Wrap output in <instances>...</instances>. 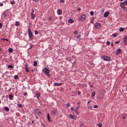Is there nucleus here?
I'll return each mask as SVG.
<instances>
[{
	"instance_id": "obj_1",
	"label": "nucleus",
	"mask_w": 127,
	"mask_h": 127,
	"mask_svg": "<svg viewBox=\"0 0 127 127\" xmlns=\"http://www.w3.org/2000/svg\"><path fill=\"white\" fill-rule=\"evenodd\" d=\"M34 111L35 114L39 116H41L42 115V112L40 111L39 109L38 108H36L34 110Z\"/></svg>"
},
{
	"instance_id": "obj_36",
	"label": "nucleus",
	"mask_w": 127,
	"mask_h": 127,
	"mask_svg": "<svg viewBox=\"0 0 127 127\" xmlns=\"http://www.w3.org/2000/svg\"><path fill=\"white\" fill-rule=\"evenodd\" d=\"M14 78L15 79H17L18 78V77L17 75H15L14 76Z\"/></svg>"
},
{
	"instance_id": "obj_23",
	"label": "nucleus",
	"mask_w": 127,
	"mask_h": 127,
	"mask_svg": "<svg viewBox=\"0 0 127 127\" xmlns=\"http://www.w3.org/2000/svg\"><path fill=\"white\" fill-rule=\"evenodd\" d=\"M5 110L7 111H9V109L7 107H5L4 108Z\"/></svg>"
},
{
	"instance_id": "obj_19",
	"label": "nucleus",
	"mask_w": 127,
	"mask_h": 127,
	"mask_svg": "<svg viewBox=\"0 0 127 127\" xmlns=\"http://www.w3.org/2000/svg\"><path fill=\"white\" fill-rule=\"evenodd\" d=\"M80 126L81 127H84V123L82 122H80Z\"/></svg>"
},
{
	"instance_id": "obj_33",
	"label": "nucleus",
	"mask_w": 127,
	"mask_h": 127,
	"mask_svg": "<svg viewBox=\"0 0 127 127\" xmlns=\"http://www.w3.org/2000/svg\"><path fill=\"white\" fill-rule=\"evenodd\" d=\"M124 4L125 5H127V0H126L124 2H123Z\"/></svg>"
},
{
	"instance_id": "obj_27",
	"label": "nucleus",
	"mask_w": 127,
	"mask_h": 127,
	"mask_svg": "<svg viewBox=\"0 0 127 127\" xmlns=\"http://www.w3.org/2000/svg\"><path fill=\"white\" fill-rule=\"evenodd\" d=\"M95 91H93L92 93V97H94L95 95Z\"/></svg>"
},
{
	"instance_id": "obj_46",
	"label": "nucleus",
	"mask_w": 127,
	"mask_h": 127,
	"mask_svg": "<svg viewBox=\"0 0 127 127\" xmlns=\"http://www.w3.org/2000/svg\"><path fill=\"white\" fill-rule=\"evenodd\" d=\"M120 42V41L119 40L118 41H117L115 42V43L116 44H117L119 43Z\"/></svg>"
},
{
	"instance_id": "obj_64",
	"label": "nucleus",
	"mask_w": 127,
	"mask_h": 127,
	"mask_svg": "<svg viewBox=\"0 0 127 127\" xmlns=\"http://www.w3.org/2000/svg\"><path fill=\"white\" fill-rule=\"evenodd\" d=\"M113 44L112 43H111V46H113Z\"/></svg>"
},
{
	"instance_id": "obj_53",
	"label": "nucleus",
	"mask_w": 127,
	"mask_h": 127,
	"mask_svg": "<svg viewBox=\"0 0 127 127\" xmlns=\"http://www.w3.org/2000/svg\"><path fill=\"white\" fill-rule=\"evenodd\" d=\"M67 107H69L70 106V104L69 103H67Z\"/></svg>"
},
{
	"instance_id": "obj_39",
	"label": "nucleus",
	"mask_w": 127,
	"mask_h": 127,
	"mask_svg": "<svg viewBox=\"0 0 127 127\" xmlns=\"http://www.w3.org/2000/svg\"><path fill=\"white\" fill-rule=\"evenodd\" d=\"M10 3L12 4H13L15 3L14 1H10Z\"/></svg>"
},
{
	"instance_id": "obj_37",
	"label": "nucleus",
	"mask_w": 127,
	"mask_h": 127,
	"mask_svg": "<svg viewBox=\"0 0 127 127\" xmlns=\"http://www.w3.org/2000/svg\"><path fill=\"white\" fill-rule=\"evenodd\" d=\"M75 112L76 113V114L77 115L78 114H79V112L77 110H75Z\"/></svg>"
},
{
	"instance_id": "obj_32",
	"label": "nucleus",
	"mask_w": 127,
	"mask_h": 127,
	"mask_svg": "<svg viewBox=\"0 0 127 127\" xmlns=\"http://www.w3.org/2000/svg\"><path fill=\"white\" fill-rule=\"evenodd\" d=\"M94 12L93 11H91L90 12V14L92 16H93L94 15Z\"/></svg>"
},
{
	"instance_id": "obj_59",
	"label": "nucleus",
	"mask_w": 127,
	"mask_h": 127,
	"mask_svg": "<svg viewBox=\"0 0 127 127\" xmlns=\"http://www.w3.org/2000/svg\"><path fill=\"white\" fill-rule=\"evenodd\" d=\"M81 10V8L80 7H79V8L77 9L78 11H79Z\"/></svg>"
},
{
	"instance_id": "obj_28",
	"label": "nucleus",
	"mask_w": 127,
	"mask_h": 127,
	"mask_svg": "<svg viewBox=\"0 0 127 127\" xmlns=\"http://www.w3.org/2000/svg\"><path fill=\"white\" fill-rule=\"evenodd\" d=\"M19 22L18 21H16V22L15 23V25H16L17 26H18L19 25Z\"/></svg>"
},
{
	"instance_id": "obj_5",
	"label": "nucleus",
	"mask_w": 127,
	"mask_h": 127,
	"mask_svg": "<svg viewBox=\"0 0 127 127\" xmlns=\"http://www.w3.org/2000/svg\"><path fill=\"white\" fill-rule=\"evenodd\" d=\"M94 26L95 28L96 29H97L101 27V24L99 23H96L95 24Z\"/></svg>"
},
{
	"instance_id": "obj_24",
	"label": "nucleus",
	"mask_w": 127,
	"mask_h": 127,
	"mask_svg": "<svg viewBox=\"0 0 127 127\" xmlns=\"http://www.w3.org/2000/svg\"><path fill=\"white\" fill-rule=\"evenodd\" d=\"M119 30L120 32H122L124 31V28H121L119 29Z\"/></svg>"
},
{
	"instance_id": "obj_60",
	"label": "nucleus",
	"mask_w": 127,
	"mask_h": 127,
	"mask_svg": "<svg viewBox=\"0 0 127 127\" xmlns=\"http://www.w3.org/2000/svg\"><path fill=\"white\" fill-rule=\"evenodd\" d=\"M119 53H118V52H116V53L115 54H116V55H118V54H119Z\"/></svg>"
},
{
	"instance_id": "obj_34",
	"label": "nucleus",
	"mask_w": 127,
	"mask_h": 127,
	"mask_svg": "<svg viewBox=\"0 0 127 127\" xmlns=\"http://www.w3.org/2000/svg\"><path fill=\"white\" fill-rule=\"evenodd\" d=\"M124 11L127 12V8L125 7H124L122 8Z\"/></svg>"
},
{
	"instance_id": "obj_7",
	"label": "nucleus",
	"mask_w": 127,
	"mask_h": 127,
	"mask_svg": "<svg viewBox=\"0 0 127 127\" xmlns=\"http://www.w3.org/2000/svg\"><path fill=\"white\" fill-rule=\"evenodd\" d=\"M80 35H78L74 37V40L77 41H79L81 40Z\"/></svg>"
},
{
	"instance_id": "obj_22",
	"label": "nucleus",
	"mask_w": 127,
	"mask_h": 127,
	"mask_svg": "<svg viewBox=\"0 0 127 127\" xmlns=\"http://www.w3.org/2000/svg\"><path fill=\"white\" fill-rule=\"evenodd\" d=\"M9 96L10 100H12L13 98V95H9Z\"/></svg>"
},
{
	"instance_id": "obj_25",
	"label": "nucleus",
	"mask_w": 127,
	"mask_h": 127,
	"mask_svg": "<svg viewBox=\"0 0 127 127\" xmlns=\"http://www.w3.org/2000/svg\"><path fill=\"white\" fill-rule=\"evenodd\" d=\"M13 51V50L12 48H9L8 49V51L9 52H10V53H11Z\"/></svg>"
},
{
	"instance_id": "obj_41",
	"label": "nucleus",
	"mask_w": 127,
	"mask_h": 127,
	"mask_svg": "<svg viewBox=\"0 0 127 127\" xmlns=\"http://www.w3.org/2000/svg\"><path fill=\"white\" fill-rule=\"evenodd\" d=\"M35 34H36V35H37L38 34V32L37 31H35Z\"/></svg>"
},
{
	"instance_id": "obj_20",
	"label": "nucleus",
	"mask_w": 127,
	"mask_h": 127,
	"mask_svg": "<svg viewBox=\"0 0 127 127\" xmlns=\"http://www.w3.org/2000/svg\"><path fill=\"white\" fill-rule=\"evenodd\" d=\"M40 94L39 93H37L36 95L37 98L38 99H39V97L40 96Z\"/></svg>"
},
{
	"instance_id": "obj_16",
	"label": "nucleus",
	"mask_w": 127,
	"mask_h": 127,
	"mask_svg": "<svg viewBox=\"0 0 127 127\" xmlns=\"http://www.w3.org/2000/svg\"><path fill=\"white\" fill-rule=\"evenodd\" d=\"M3 15L5 17H6L7 16V14H6V12L5 11L3 12Z\"/></svg>"
},
{
	"instance_id": "obj_9",
	"label": "nucleus",
	"mask_w": 127,
	"mask_h": 127,
	"mask_svg": "<svg viewBox=\"0 0 127 127\" xmlns=\"http://www.w3.org/2000/svg\"><path fill=\"white\" fill-rule=\"evenodd\" d=\"M57 112V110L56 109H54L51 112V114L52 115H54L56 114Z\"/></svg>"
},
{
	"instance_id": "obj_12",
	"label": "nucleus",
	"mask_w": 127,
	"mask_h": 127,
	"mask_svg": "<svg viewBox=\"0 0 127 127\" xmlns=\"http://www.w3.org/2000/svg\"><path fill=\"white\" fill-rule=\"evenodd\" d=\"M54 85L56 86H62V84L61 83H54Z\"/></svg>"
},
{
	"instance_id": "obj_57",
	"label": "nucleus",
	"mask_w": 127,
	"mask_h": 127,
	"mask_svg": "<svg viewBox=\"0 0 127 127\" xmlns=\"http://www.w3.org/2000/svg\"><path fill=\"white\" fill-rule=\"evenodd\" d=\"M80 106H77L76 107V110H77L79 107Z\"/></svg>"
},
{
	"instance_id": "obj_30",
	"label": "nucleus",
	"mask_w": 127,
	"mask_h": 127,
	"mask_svg": "<svg viewBox=\"0 0 127 127\" xmlns=\"http://www.w3.org/2000/svg\"><path fill=\"white\" fill-rule=\"evenodd\" d=\"M117 51L118 53H120L121 52V50L120 49H118L117 50Z\"/></svg>"
},
{
	"instance_id": "obj_14",
	"label": "nucleus",
	"mask_w": 127,
	"mask_h": 127,
	"mask_svg": "<svg viewBox=\"0 0 127 127\" xmlns=\"http://www.w3.org/2000/svg\"><path fill=\"white\" fill-rule=\"evenodd\" d=\"M124 42L125 44L127 45V37H125L124 39Z\"/></svg>"
},
{
	"instance_id": "obj_42",
	"label": "nucleus",
	"mask_w": 127,
	"mask_h": 127,
	"mask_svg": "<svg viewBox=\"0 0 127 127\" xmlns=\"http://www.w3.org/2000/svg\"><path fill=\"white\" fill-rule=\"evenodd\" d=\"M81 103V102L80 101H79L78 102H77L76 103V104L78 105H79Z\"/></svg>"
},
{
	"instance_id": "obj_21",
	"label": "nucleus",
	"mask_w": 127,
	"mask_h": 127,
	"mask_svg": "<svg viewBox=\"0 0 127 127\" xmlns=\"http://www.w3.org/2000/svg\"><path fill=\"white\" fill-rule=\"evenodd\" d=\"M26 64H26V66H25L26 71L27 72H29V70L28 69V67L27 66Z\"/></svg>"
},
{
	"instance_id": "obj_62",
	"label": "nucleus",
	"mask_w": 127,
	"mask_h": 127,
	"mask_svg": "<svg viewBox=\"0 0 127 127\" xmlns=\"http://www.w3.org/2000/svg\"><path fill=\"white\" fill-rule=\"evenodd\" d=\"M93 20H91L90 21V23H93Z\"/></svg>"
},
{
	"instance_id": "obj_29",
	"label": "nucleus",
	"mask_w": 127,
	"mask_h": 127,
	"mask_svg": "<svg viewBox=\"0 0 127 127\" xmlns=\"http://www.w3.org/2000/svg\"><path fill=\"white\" fill-rule=\"evenodd\" d=\"M13 67H14L13 66V65H9L8 66V67L9 68H13Z\"/></svg>"
},
{
	"instance_id": "obj_3",
	"label": "nucleus",
	"mask_w": 127,
	"mask_h": 127,
	"mask_svg": "<svg viewBox=\"0 0 127 127\" xmlns=\"http://www.w3.org/2000/svg\"><path fill=\"white\" fill-rule=\"evenodd\" d=\"M28 33H29V37L30 38L32 39L33 38V35L32 32L30 30V28H28Z\"/></svg>"
},
{
	"instance_id": "obj_49",
	"label": "nucleus",
	"mask_w": 127,
	"mask_h": 127,
	"mask_svg": "<svg viewBox=\"0 0 127 127\" xmlns=\"http://www.w3.org/2000/svg\"><path fill=\"white\" fill-rule=\"evenodd\" d=\"M107 45H109L110 44V43L109 41H107Z\"/></svg>"
},
{
	"instance_id": "obj_63",
	"label": "nucleus",
	"mask_w": 127,
	"mask_h": 127,
	"mask_svg": "<svg viewBox=\"0 0 127 127\" xmlns=\"http://www.w3.org/2000/svg\"><path fill=\"white\" fill-rule=\"evenodd\" d=\"M92 108V106H90V107H89V108L90 109H91Z\"/></svg>"
},
{
	"instance_id": "obj_52",
	"label": "nucleus",
	"mask_w": 127,
	"mask_h": 127,
	"mask_svg": "<svg viewBox=\"0 0 127 127\" xmlns=\"http://www.w3.org/2000/svg\"><path fill=\"white\" fill-rule=\"evenodd\" d=\"M33 1L35 2H37L39 0H32Z\"/></svg>"
},
{
	"instance_id": "obj_43",
	"label": "nucleus",
	"mask_w": 127,
	"mask_h": 127,
	"mask_svg": "<svg viewBox=\"0 0 127 127\" xmlns=\"http://www.w3.org/2000/svg\"><path fill=\"white\" fill-rule=\"evenodd\" d=\"M113 35L114 36V37H116V36L117 35V33H115V34H113Z\"/></svg>"
},
{
	"instance_id": "obj_61",
	"label": "nucleus",
	"mask_w": 127,
	"mask_h": 127,
	"mask_svg": "<svg viewBox=\"0 0 127 127\" xmlns=\"http://www.w3.org/2000/svg\"><path fill=\"white\" fill-rule=\"evenodd\" d=\"M27 94V93H26L24 94V95L25 96Z\"/></svg>"
},
{
	"instance_id": "obj_13",
	"label": "nucleus",
	"mask_w": 127,
	"mask_h": 127,
	"mask_svg": "<svg viewBox=\"0 0 127 127\" xmlns=\"http://www.w3.org/2000/svg\"><path fill=\"white\" fill-rule=\"evenodd\" d=\"M47 117L48 118V121L50 122H52V121L51 120L49 115V114L48 113H47Z\"/></svg>"
},
{
	"instance_id": "obj_15",
	"label": "nucleus",
	"mask_w": 127,
	"mask_h": 127,
	"mask_svg": "<svg viewBox=\"0 0 127 127\" xmlns=\"http://www.w3.org/2000/svg\"><path fill=\"white\" fill-rule=\"evenodd\" d=\"M68 22L70 23H72L73 22V20L71 19H69L68 20Z\"/></svg>"
},
{
	"instance_id": "obj_58",
	"label": "nucleus",
	"mask_w": 127,
	"mask_h": 127,
	"mask_svg": "<svg viewBox=\"0 0 127 127\" xmlns=\"http://www.w3.org/2000/svg\"><path fill=\"white\" fill-rule=\"evenodd\" d=\"M3 5V3H0V6H2Z\"/></svg>"
},
{
	"instance_id": "obj_40",
	"label": "nucleus",
	"mask_w": 127,
	"mask_h": 127,
	"mask_svg": "<svg viewBox=\"0 0 127 127\" xmlns=\"http://www.w3.org/2000/svg\"><path fill=\"white\" fill-rule=\"evenodd\" d=\"M2 40H5L6 41H8V39H7L6 38H2Z\"/></svg>"
},
{
	"instance_id": "obj_8",
	"label": "nucleus",
	"mask_w": 127,
	"mask_h": 127,
	"mask_svg": "<svg viewBox=\"0 0 127 127\" xmlns=\"http://www.w3.org/2000/svg\"><path fill=\"white\" fill-rule=\"evenodd\" d=\"M57 14L59 15H61L62 13V10L60 9H58L57 11Z\"/></svg>"
},
{
	"instance_id": "obj_45",
	"label": "nucleus",
	"mask_w": 127,
	"mask_h": 127,
	"mask_svg": "<svg viewBox=\"0 0 127 127\" xmlns=\"http://www.w3.org/2000/svg\"><path fill=\"white\" fill-rule=\"evenodd\" d=\"M98 107V106L97 105H95L93 107L94 108H97Z\"/></svg>"
},
{
	"instance_id": "obj_10",
	"label": "nucleus",
	"mask_w": 127,
	"mask_h": 127,
	"mask_svg": "<svg viewBox=\"0 0 127 127\" xmlns=\"http://www.w3.org/2000/svg\"><path fill=\"white\" fill-rule=\"evenodd\" d=\"M69 117L71 119H72L74 120H76V117L75 115H69Z\"/></svg>"
},
{
	"instance_id": "obj_11",
	"label": "nucleus",
	"mask_w": 127,
	"mask_h": 127,
	"mask_svg": "<svg viewBox=\"0 0 127 127\" xmlns=\"http://www.w3.org/2000/svg\"><path fill=\"white\" fill-rule=\"evenodd\" d=\"M110 13L109 12H106L104 14V16L105 17H107L109 14Z\"/></svg>"
},
{
	"instance_id": "obj_18",
	"label": "nucleus",
	"mask_w": 127,
	"mask_h": 127,
	"mask_svg": "<svg viewBox=\"0 0 127 127\" xmlns=\"http://www.w3.org/2000/svg\"><path fill=\"white\" fill-rule=\"evenodd\" d=\"M36 15V14L34 15L33 14H31V17L32 19H34V17H35Z\"/></svg>"
},
{
	"instance_id": "obj_17",
	"label": "nucleus",
	"mask_w": 127,
	"mask_h": 127,
	"mask_svg": "<svg viewBox=\"0 0 127 127\" xmlns=\"http://www.w3.org/2000/svg\"><path fill=\"white\" fill-rule=\"evenodd\" d=\"M125 4H124V2H122L121 3L120 5V7L122 8L124 7H125Z\"/></svg>"
},
{
	"instance_id": "obj_4",
	"label": "nucleus",
	"mask_w": 127,
	"mask_h": 127,
	"mask_svg": "<svg viewBox=\"0 0 127 127\" xmlns=\"http://www.w3.org/2000/svg\"><path fill=\"white\" fill-rule=\"evenodd\" d=\"M86 16L85 14H83L79 18L78 20L79 21H82L86 19Z\"/></svg>"
},
{
	"instance_id": "obj_35",
	"label": "nucleus",
	"mask_w": 127,
	"mask_h": 127,
	"mask_svg": "<svg viewBox=\"0 0 127 127\" xmlns=\"http://www.w3.org/2000/svg\"><path fill=\"white\" fill-rule=\"evenodd\" d=\"M52 17L51 16V17H50L48 19V21H50L52 20Z\"/></svg>"
},
{
	"instance_id": "obj_51",
	"label": "nucleus",
	"mask_w": 127,
	"mask_h": 127,
	"mask_svg": "<svg viewBox=\"0 0 127 127\" xmlns=\"http://www.w3.org/2000/svg\"><path fill=\"white\" fill-rule=\"evenodd\" d=\"M123 118V119H125L126 118V117L125 115H123L122 117Z\"/></svg>"
},
{
	"instance_id": "obj_55",
	"label": "nucleus",
	"mask_w": 127,
	"mask_h": 127,
	"mask_svg": "<svg viewBox=\"0 0 127 127\" xmlns=\"http://www.w3.org/2000/svg\"><path fill=\"white\" fill-rule=\"evenodd\" d=\"M32 11L31 14H33V13L34 12V11L32 9Z\"/></svg>"
},
{
	"instance_id": "obj_54",
	"label": "nucleus",
	"mask_w": 127,
	"mask_h": 127,
	"mask_svg": "<svg viewBox=\"0 0 127 127\" xmlns=\"http://www.w3.org/2000/svg\"><path fill=\"white\" fill-rule=\"evenodd\" d=\"M2 24L1 22H0V28H2Z\"/></svg>"
},
{
	"instance_id": "obj_50",
	"label": "nucleus",
	"mask_w": 127,
	"mask_h": 127,
	"mask_svg": "<svg viewBox=\"0 0 127 127\" xmlns=\"http://www.w3.org/2000/svg\"><path fill=\"white\" fill-rule=\"evenodd\" d=\"M60 1L61 3H63L64 2V0H60Z\"/></svg>"
},
{
	"instance_id": "obj_44",
	"label": "nucleus",
	"mask_w": 127,
	"mask_h": 127,
	"mask_svg": "<svg viewBox=\"0 0 127 127\" xmlns=\"http://www.w3.org/2000/svg\"><path fill=\"white\" fill-rule=\"evenodd\" d=\"M78 32L77 31H75L74 32V34H76Z\"/></svg>"
},
{
	"instance_id": "obj_31",
	"label": "nucleus",
	"mask_w": 127,
	"mask_h": 127,
	"mask_svg": "<svg viewBox=\"0 0 127 127\" xmlns=\"http://www.w3.org/2000/svg\"><path fill=\"white\" fill-rule=\"evenodd\" d=\"M17 105L19 106L20 108H21L22 107V105L21 104H17Z\"/></svg>"
},
{
	"instance_id": "obj_2",
	"label": "nucleus",
	"mask_w": 127,
	"mask_h": 127,
	"mask_svg": "<svg viewBox=\"0 0 127 127\" xmlns=\"http://www.w3.org/2000/svg\"><path fill=\"white\" fill-rule=\"evenodd\" d=\"M42 71L44 72L47 75H48L49 77H50V76L49 74V70L47 68H45L43 69Z\"/></svg>"
},
{
	"instance_id": "obj_6",
	"label": "nucleus",
	"mask_w": 127,
	"mask_h": 127,
	"mask_svg": "<svg viewBox=\"0 0 127 127\" xmlns=\"http://www.w3.org/2000/svg\"><path fill=\"white\" fill-rule=\"evenodd\" d=\"M102 59L104 60L109 61L110 60V58L106 56H103L102 57Z\"/></svg>"
},
{
	"instance_id": "obj_47",
	"label": "nucleus",
	"mask_w": 127,
	"mask_h": 127,
	"mask_svg": "<svg viewBox=\"0 0 127 127\" xmlns=\"http://www.w3.org/2000/svg\"><path fill=\"white\" fill-rule=\"evenodd\" d=\"M79 95H80L81 94V92L80 91H78L77 93Z\"/></svg>"
},
{
	"instance_id": "obj_38",
	"label": "nucleus",
	"mask_w": 127,
	"mask_h": 127,
	"mask_svg": "<svg viewBox=\"0 0 127 127\" xmlns=\"http://www.w3.org/2000/svg\"><path fill=\"white\" fill-rule=\"evenodd\" d=\"M98 126L99 127H101L102 124L101 123H99L98 124Z\"/></svg>"
},
{
	"instance_id": "obj_26",
	"label": "nucleus",
	"mask_w": 127,
	"mask_h": 127,
	"mask_svg": "<svg viewBox=\"0 0 127 127\" xmlns=\"http://www.w3.org/2000/svg\"><path fill=\"white\" fill-rule=\"evenodd\" d=\"M37 62L36 61H34L33 62V65L34 66H36L37 65Z\"/></svg>"
},
{
	"instance_id": "obj_56",
	"label": "nucleus",
	"mask_w": 127,
	"mask_h": 127,
	"mask_svg": "<svg viewBox=\"0 0 127 127\" xmlns=\"http://www.w3.org/2000/svg\"><path fill=\"white\" fill-rule=\"evenodd\" d=\"M70 110L72 111H73L74 110V109L73 108H70Z\"/></svg>"
},
{
	"instance_id": "obj_48",
	"label": "nucleus",
	"mask_w": 127,
	"mask_h": 127,
	"mask_svg": "<svg viewBox=\"0 0 127 127\" xmlns=\"http://www.w3.org/2000/svg\"><path fill=\"white\" fill-rule=\"evenodd\" d=\"M42 125L44 127H45V125L43 123H42Z\"/></svg>"
}]
</instances>
